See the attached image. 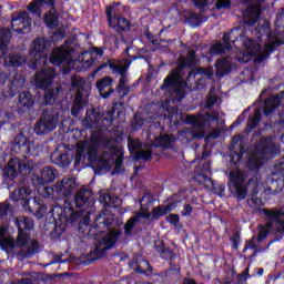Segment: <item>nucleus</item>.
Returning a JSON list of instances; mask_svg holds the SVG:
<instances>
[{
	"mask_svg": "<svg viewBox=\"0 0 284 284\" xmlns=\"http://www.w3.org/2000/svg\"><path fill=\"white\" fill-rule=\"evenodd\" d=\"M199 55H196V50L187 47L186 55L180 54L178 58V65L173 69L168 77L163 80L160 90H169V101L171 103H181L187 94V81L183 79V70H196L199 65Z\"/></svg>",
	"mask_w": 284,
	"mask_h": 284,
	"instance_id": "nucleus-1",
	"label": "nucleus"
},
{
	"mask_svg": "<svg viewBox=\"0 0 284 284\" xmlns=\"http://www.w3.org/2000/svg\"><path fill=\"white\" fill-rule=\"evenodd\" d=\"M245 34V30L241 27L231 29L223 34V43L217 42L209 48V54L211 57H221V54H225V52L232 50V43L233 45H236L239 41H242V44L245 50H247L248 54H257L254 59V63H263V61L270 59V55L274 52V45L265 44L264 50L261 51V44L255 40L247 39Z\"/></svg>",
	"mask_w": 284,
	"mask_h": 284,
	"instance_id": "nucleus-2",
	"label": "nucleus"
},
{
	"mask_svg": "<svg viewBox=\"0 0 284 284\" xmlns=\"http://www.w3.org/2000/svg\"><path fill=\"white\" fill-rule=\"evenodd\" d=\"M92 195L93 193L90 189H82L75 193L73 203L79 211H75L72 206H54L51 213L55 221V227L64 230L68 225H74L79 219H82L83 212L90 210L92 205Z\"/></svg>",
	"mask_w": 284,
	"mask_h": 284,
	"instance_id": "nucleus-3",
	"label": "nucleus"
},
{
	"mask_svg": "<svg viewBox=\"0 0 284 284\" xmlns=\"http://www.w3.org/2000/svg\"><path fill=\"white\" fill-rule=\"evenodd\" d=\"M247 181V175L243 171H230L227 187L235 196L237 201H245L247 199V187L251 189V196H258V182L254 181V179Z\"/></svg>",
	"mask_w": 284,
	"mask_h": 284,
	"instance_id": "nucleus-4",
	"label": "nucleus"
},
{
	"mask_svg": "<svg viewBox=\"0 0 284 284\" xmlns=\"http://www.w3.org/2000/svg\"><path fill=\"white\" fill-rule=\"evenodd\" d=\"M121 236H123V231L116 229H109L105 234L100 236L97 240L95 247L92 252L93 257L91 258V263L108 256V252L116 247V244L121 241Z\"/></svg>",
	"mask_w": 284,
	"mask_h": 284,
	"instance_id": "nucleus-5",
	"label": "nucleus"
},
{
	"mask_svg": "<svg viewBox=\"0 0 284 284\" xmlns=\"http://www.w3.org/2000/svg\"><path fill=\"white\" fill-rule=\"evenodd\" d=\"M30 171V164L23 161L12 158L2 169V185L12 187L17 183L19 174H28Z\"/></svg>",
	"mask_w": 284,
	"mask_h": 284,
	"instance_id": "nucleus-6",
	"label": "nucleus"
},
{
	"mask_svg": "<svg viewBox=\"0 0 284 284\" xmlns=\"http://www.w3.org/2000/svg\"><path fill=\"white\" fill-rule=\"evenodd\" d=\"M59 116L60 114L57 110H44L33 126L34 134L43 136L54 132L57 125H59Z\"/></svg>",
	"mask_w": 284,
	"mask_h": 284,
	"instance_id": "nucleus-7",
	"label": "nucleus"
},
{
	"mask_svg": "<svg viewBox=\"0 0 284 284\" xmlns=\"http://www.w3.org/2000/svg\"><path fill=\"white\" fill-rule=\"evenodd\" d=\"M77 190V179L74 178H63L58 181L51 187H45L44 192L49 196H58V199H68L74 194Z\"/></svg>",
	"mask_w": 284,
	"mask_h": 284,
	"instance_id": "nucleus-8",
	"label": "nucleus"
},
{
	"mask_svg": "<svg viewBox=\"0 0 284 284\" xmlns=\"http://www.w3.org/2000/svg\"><path fill=\"white\" fill-rule=\"evenodd\" d=\"M257 212L261 214L266 227L272 230L274 225H284V211L280 207H257ZM277 232L284 236V226L278 229Z\"/></svg>",
	"mask_w": 284,
	"mask_h": 284,
	"instance_id": "nucleus-9",
	"label": "nucleus"
},
{
	"mask_svg": "<svg viewBox=\"0 0 284 284\" xmlns=\"http://www.w3.org/2000/svg\"><path fill=\"white\" fill-rule=\"evenodd\" d=\"M14 223L18 227L17 247H24L30 241V232L34 230V220L28 216H18Z\"/></svg>",
	"mask_w": 284,
	"mask_h": 284,
	"instance_id": "nucleus-10",
	"label": "nucleus"
},
{
	"mask_svg": "<svg viewBox=\"0 0 284 284\" xmlns=\"http://www.w3.org/2000/svg\"><path fill=\"white\" fill-rule=\"evenodd\" d=\"M11 152H13V154H19L23 159H30L32 152H34V143L30 141V138L23 134V131H21L13 139Z\"/></svg>",
	"mask_w": 284,
	"mask_h": 284,
	"instance_id": "nucleus-11",
	"label": "nucleus"
},
{
	"mask_svg": "<svg viewBox=\"0 0 284 284\" xmlns=\"http://www.w3.org/2000/svg\"><path fill=\"white\" fill-rule=\"evenodd\" d=\"M254 152L266 159H275L277 154H281V149L278 144L274 142V138L264 136L255 142Z\"/></svg>",
	"mask_w": 284,
	"mask_h": 284,
	"instance_id": "nucleus-12",
	"label": "nucleus"
},
{
	"mask_svg": "<svg viewBox=\"0 0 284 284\" xmlns=\"http://www.w3.org/2000/svg\"><path fill=\"white\" fill-rule=\"evenodd\" d=\"M11 28L18 34H28L32 30V18L28 11H16L11 14Z\"/></svg>",
	"mask_w": 284,
	"mask_h": 284,
	"instance_id": "nucleus-13",
	"label": "nucleus"
},
{
	"mask_svg": "<svg viewBox=\"0 0 284 284\" xmlns=\"http://www.w3.org/2000/svg\"><path fill=\"white\" fill-rule=\"evenodd\" d=\"M72 87L78 88V91L73 99L71 116H79V114H81V112H83L88 105V100L84 98L85 95L88 97V90H85V87H83L81 80H72Z\"/></svg>",
	"mask_w": 284,
	"mask_h": 284,
	"instance_id": "nucleus-14",
	"label": "nucleus"
},
{
	"mask_svg": "<svg viewBox=\"0 0 284 284\" xmlns=\"http://www.w3.org/2000/svg\"><path fill=\"white\" fill-rule=\"evenodd\" d=\"M123 116V103L113 102L112 105L108 106V110L100 113V128H112L114 120Z\"/></svg>",
	"mask_w": 284,
	"mask_h": 284,
	"instance_id": "nucleus-15",
	"label": "nucleus"
},
{
	"mask_svg": "<svg viewBox=\"0 0 284 284\" xmlns=\"http://www.w3.org/2000/svg\"><path fill=\"white\" fill-rule=\"evenodd\" d=\"M229 150L231 152L230 163L232 165H239L241 163V161H243V155L247 152V149L245 148V140L243 139V135H234L232 138Z\"/></svg>",
	"mask_w": 284,
	"mask_h": 284,
	"instance_id": "nucleus-16",
	"label": "nucleus"
},
{
	"mask_svg": "<svg viewBox=\"0 0 284 284\" xmlns=\"http://www.w3.org/2000/svg\"><path fill=\"white\" fill-rule=\"evenodd\" d=\"M113 11H114V7L112 6L106 7V19L112 30L116 31L118 34H121L122 32H130L132 28L130 20L121 16H112Z\"/></svg>",
	"mask_w": 284,
	"mask_h": 284,
	"instance_id": "nucleus-17",
	"label": "nucleus"
},
{
	"mask_svg": "<svg viewBox=\"0 0 284 284\" xmlns=\"http://www.w3.org/2000/svg\"><path fill=\"white\" fill-rule=\"evenodd\" d=\"M55 77L57 70L53 68H47L44 70L38 71L34 75V85L39 90H48V88L54 83Z\"/></svg>",
	"mask_w": 284,
	"mask_h": 284,
	"instance_id": "nucleus-18",
	"label": "nucleus"
},
{
	"mask_svg": "<svg viewBox=\"0 0 284 284\" xmlns=\"http://www.w3.org/2000/svg\"><path fill=\"white\" fill-rule=\"evenodd\" d=\"M27 204L23 207L26 212L33 214L37 219H43L45 212H48V206L41 196H31Z\"/></svg>",
	"mask_w": 284,
	"mask_h": 284,
	"instance_id": "nucleus-19",
	"label": "nucleus"
},
{
	"mask_svg": "<svg viewBox=\"0 0 284 284\" xmlns=\"http://www.w3.org/2000/svg\"><path fill=\"white\" fill-rule=\"evenodd\" d=\"M34 108V95L30 91H22L17 102L18 114H26Z\"/></svg>",
	"mask_w": 284,
	"mask_h": 284,
	"instance_id": "nucleus-20",
	"label": "nucleus"
},
{
	"mask_svg": "<svg viewBox=\"0 0 284 284\" xmlns=\"http://www.w3.org/2000/svg\"><path fill=\"white\" fill-rule=\"evenodd\" d=\"M176 136L174 134L164 133L153 139L150 150L159 148L160 150H173Z\"/></svg>",
	"mask_w": 284,
	"mask_h": 284,
	"instance_id": "nucleus-21",
	"label": "nucleus"
},
{
	"mask_svg": "<svg viewBox=\"0 0 284 284\" xmlns=\"http://www.w3.org/2000/svg\"><path fill=\"white\" fill-rule=\"evenodd\" d=\"M32 199V189L30 186H22L14 189V191L10 194V200L18 205H22L26 207L27 202Z\"/></svg>",
	"mask_w": 284,
	"mask_h": 284,
	"instance_id": "nucleus-22",
	"label": "nucleus"
},
{
	"mask_svg": "<svg viewBox=\"0 0 284 284\" xmlns=\"http://www.w3.org/2000/svg\"><path fill=\"white\" fill-rule=\"evenodd\" d=\"M72 61V51L58 49L53 51L49 57L51 65L60 67Z\"/></svg>",
	"mask_w": 284,
	"mask_h": 284,
	"instance_id": "nucleus-23",
	"label": "nucleus"
},
{
	"mask_svg": "<svg viewBox=\"0 0 284 284\" xmlns=\"http://www.w3.org/2000/svg\"><path fill=\"white\" fill-rule=\"evenodd\" d=\"M154 250L163 261L175 262L179 258V254H176L170 246H165V242L163 241L155 242Z\"/></svg>",
	"mask_w": 284,
	"mask_h": 284,
	"instance_id": "nucleus-24",
	"label": "nucleus"
},
{
	"mask_svg": "<svg viewBox=\"0 0 284 284\" xmlns=\"http://www.w3.org/2000/svg\"><path fill=\"white\" fill-rule=\"evenodd\" d=\"M95 85L102 99H110V95L114 93V90L112 89V85H114V79L111 77H104L98 80Z\"/></svg>",
	"mask_w": 284,
	"mask_h": 284,
	"instance_id": "nucleus-25",
	"label": "nucleus"
},
{
	"mask_svg": "<svg viewBox=\"0 0 284 284\" xmlns=\"http://www.w3.org/2000/svg\"><path fill=\"white\" fill-rule=\"evenodd\" d=\"M50 48V40L48 38H36L33 41V47L30 49V57H39V59L45 58L43 52Z\"/></svg>",
	"mask_w": 284,
	"mask_h": 284,
	"instance_id": "nucleus-26",
	"label": "nucleus"
},
{
	"mask_svg": "<svg viewBox=\"0 0 284 284\" xmlns=\"http://www.w3.org/2000/svg\"><path fill=\"white\" fill-rule=\"evenodd\" d=\"M101 123V112H98L97 109L87 111L85 116L82 119V125L85 130H92V128H100Z\"/></svg>",
	"mask_w": 284,
	"mask_h": 284,
	"instance_id": "nucleus-27",
	"label": "nucleus"
},
{
	"mask_svg": "<svg viewBox=\"0 0 284 284\" xmlns=\"http://www.w3.org/2000/svg\"><path fill=\"white\" fill-rule=\"evenodd\" d=\"M232 72V60L230 58H220L215 63V77L223 79Z\"/></svg>",
	"mask_w": 284,
	"mask_h": 284,
	"instance_id": "nucleus-28",
	"label": "nucleus"
},
{
	"mask_svg": "<svg viewBox=\"0 0 284 284\" xmlns=\"http://www.w3.org/2000/svg\"><path fill=\"white\" fill-rule=\"evenodd\" d=\"M59 176V171L53 166H44L41 171V175L37 178L38 185H47L52 183Z\"/></svg>",
	"mask_w": 284,
	"mask_h": 284,
	"instance_id": "nucleus-29",
	"label": "nucleus"
},
{
	"mask_svg": "<svg viewBox=\"0 0 284 284\" xmlns=\"http://www.w3.org/2000/svg\"><path fill=\"white\" fill-rule=\"evenodd\" d=\"M114 225V217L110 214H106L105 212L100 213L97 215L93 226L95 230H100L99 232H102L101 230H110Z\"/></svg>",
	"mask_w": 284,
	"mask_h": 284,
	"instance_id": "nucleus-30",
	"label": "nucleus"
},
{
	"mask_svg": "<svg viewBox=\"0 0 284 284\" xmlns=\"http://www.w3.org/2000/svg\"><path fill=\"white\" fill-rule=\"evenodd\" d=\"M52 163L54 165H58V168H70V164L72 161H74V153L68 151L64 153H60L57 155V153H53L52 156Z\"/></svg>",
	"mask_w": 284,
	"mask_h": 284,
	"instance_id": "nucleus-31",
	"label": "nucleus"
},
{
	"mask_svg": "<svg viewBox=\"0 0 284 284\" xmlns=\"http://www.w3.org/2000/svg\"><path fill=\"white\" fill-rule=\"evenodd\" d=\"M176 205L178 204L169 203L166 205H158L153 207L151 211V221H159V219L166 216L172 210H175Z\"/></svg>",
	"mask_w": 284,
	"mask_h": 284,
	"instance_id": "nucleus-32",
	"label": "nucleus"
},
{
	"mask_svg": "<svg viewBox=\"0 0 284 284\" xmlns=\"http://www.w3.org/2000/svg\"><path fill=\"white\" fill-rule=\"evenodd\" d=\"M164 120L169 121L172 128H179L183 121V114L179 111V108L172 106L168 109V114H164Z\"/></svg>",
	"mask_w": 284,
	"mask_h": 284,
	"instance_id": "nucleus-33",
	"label": "nucleus"
},
{
	"mask_svg": "<svg viewBox=\"0 0 284 284\" xmlns=\"http://www.w3.org/2000/svg\"><path fill=\"white\" fill-rule=\"evenodd\" d=\"M63 88L57 87L55 89H49L44 92L42 98V105H54L59 100V94H61Z\"/></svg>",
	"mask_w": 284,
	"mask_h": 284,
	"instance_id": "nucleus-34",
	"label": "nucleus"
},
{
	"mask_svg": "<svg viewBox=\"0 0 284 284\" xmlns=\"http://www.w3.org/2000/svg\"><path fill=\"white\" fill-rule=\"evenodd\" d=\"M8 229L6 226L0 227V248L3 252H8V250H14L17 247V240H12V237H6Z\"/></svg>",
	"mask_w": 284,
	"mask_h": 284,
	"instance_id": "nucleus-35",
	"label": "nucleus"
},
{
	"mask_svg": "<svg viewBox=\"0 0 284 284\" xmlns=\"http://www.w3.org/2000/svg\"><path fill=\"white\" fill-rule=\"evenodd\" d=\"M26 61V57L21 53H9V55L4 58V65H7V68H21V65H24Z\"/></svg>",
	"mask_w": 284,
	"mask_h": 284,
	"instance_id": "nucleus-36",
	"label": "nucleus"
},
{
	"mask_svg": "<svg viewBox=\"0 0 284 284\" xmlns=\"http://www.w3.org/2000/svg\"><path fill=\"white\" fill-rule=\"evenodd\" d=\"M243 17L245 26H256V22L261 19V11L254 8H248L244 10Z\"/></svg>",
	"mask_w": 284,
	"mask_h": 284,
	"instance_id": "nucleus-37",
	"label": "nucleus"
},
{
	"mask_svg": "<svg viewBox=\"0 0 284 284\" xmlns=\"http://www.w3.org/2000/svg\"><path fill=\"white\" fill-rule=\"evenodd\" d=\"M130 267H133L135 270L136 274H146L152 270V265H150V262L148 260H133L130 262Z\"/></svg>",
	"mask_w": 284,
	"mask_h": 284,
	"instance_id": "nucleus-38",
	"label": "nucleus"
},
{
	"mask_svg": "<svg viewBox=\"0 0 284 284\" xmlns=\"http://www.w3.org/2000/svg\"><path fill=\"white\" fill-rule=\"evenodd\" d=\"M283 189H284L283 180H272L271 186H268L264 190V194L274 196L276 194H281V192H283Z\"/></svg>",
	"mask_w": 284,
	"mask_h": 284,
	"instance_id": "nucleus-39",
	"label": "nucleus"
},
{
	"mask_svg": "<svg viewBox=\"0 0 284 284\" xmlns=\"http://www.w3.org/2000/svg\"><path fill=\"white\" fill-rule=\"evenodd\" d=\"M100 203L103 204L104 207H119V196L112 195L110 193H104L100 195Z\"/></svg>",
	"mask_w": 284,
	"mask_h": 284,
	"instance_id": "nucleus-40",
	"label": "nucleus"
},
{
	"mask_svg": "<svg viewBox=\"0 0 284 284\" xmlns=\"http://www.w3.org/2000/svg\"><path fill=\"white\" fill-rule=\"evenodd\" d=\"M280 108H283L281 103V98H275L266 103L264 108V116H272Z\"/></svg>",
	"mask_w": 284,
	"mask_h": 284,
	"instance_id": "nucleus-41",
	"label": "nucleus"
},
{
	"mask_svg": "<svg viewBox=\"0 0 284 284\" xmlns=\"http://www.w3.org/2000/svg\"><path fill=\"white\" fill-rule=\"evenodd\" d=\"M18 77L19 78L14 75L13 79L11 80V87L9 88V94H8L10 99H12L17 94L18 88H23V85L26 84V79H23L22 75H18Z\"/></svg>",
	"mask_w": 284,
	"mask_h": 284,
	"instance_id": "nucleus-42",
	"label": "nucleus"
},
{
	"mask_svg": "<svg viewBox=\"0 0 284 284\" xmlns=\"http://www.w3.org/2000/svg\"><path fill=\"white\" fill-rule=\"evenodd\" d=\"M44 7V1L42 0H32L28 6L27 10L33 17H41L42 9Z\"/></svg>",
	"mask_w": 284,
	"mask_h": 284,
	"instance_id": "nucleus-43",
	"label": "nucleus"
},
{
	"mask_svg": "<svg viewBox=\"0 0 284 284\" xmlns=\"http://www.w3.org/2000/svg\"><path fill=\"white\" fill-rule=\"evenodd\" d=\"M256 31V38L262 41L263 37H266V39H270L272 37V29L270 28L268 22H264L263 24H257L255 28Z\"/></svg>",
	"mask_w": 284,
	"mask_h": 284,
	"instance_id": "nucleus-44",
	"label": "nucleus"
},
{
	"mask_svg": "<svg viewBox=\"0 0 284 284\" xmlns=\"http://www.w3.org/2000/svg\"><path fill=\"white\" fill-rule=\"evenodd\" d=\"M44 23L47 28L54 29L59 26V13L48 11L44 14Z\"/></svg>",
	"mask_w": 284,
	"mask_h": 284,
	"instance_id": "nucleus-45",
	"label": "nucleus"
},
{
	"mask_svg": "<svg viewBox=\"0 0 284 284\" xmlns=\"http://www.w3.org/2000/svg\"><path fill=\"white\" fill-rule=\"evenodd\" d=\"M79 61H80V63H84L83 68L85 70H88V69L92 68L97 63V58L92 57V54H90V52L84 51L79 57Z\"/></svg>",
	"mask_w": 284,
	"mask_h": 284,
	"instance_id": "nucleus-46",
	"label": "nucleus"
},
{
	"mask_svg": "<svg viewBox=\"0 0 284 284\" xmlns=\"http://www.w3.org/2000/svg\"><path fill=\"white\" fill-rule=\"evenodd\" d=\"M139 203L141 204V212H150V205H153L154 197L150 193H144L143 196L139 200Z\"/></svg>",
	"mask_w": 284,
	"mask_h": 284,
	"instance_id": "nucleus-47",
	"label": "nucleus"
},
{
	"mask_svg": "<svg viewBox=\"0 0 284 284\" xmlns=\"http://www.w3.org/2000/svg\"><path fill=\"white\" fill-rule=\"evenodd\" d=\"M138 219L132 216L124 224V235L128 236V239L134 236V227H136Z\"/></svg>",
	"mask_w": 284,
	"mask_h": 284,
	"instance_id": "nucleus-48",
	"label": "nucleus"
},
{
	"mask_svg": "<svg viewBox=\"0 0 284 284\" xmlns=\"http://www.w3.org/2000/svg\"><path fill=\"white\" fill-rule=\"evenodd\" d=\"M196 74H202L203 77H206V79H212V77H214V71L209 69L197 68L189 72L187 79H195Z\"/></svg>",
	"mask_w": 284,
	"mask_h": 284,
	"instance_id": "nucleus-49",
	"label": "nucleus"
},
{
	"mask_svg": "<svg viewBox=\"0 0 284 284\" xmlns=\"http://www.w3.org/2000/svg\"><path fill=\"white\" fill-rule=\"evenodd\" d=\"M262 115L257 112L250 120L246 125V132H252V130H256L258 128V123H261Z\"/></svg>",
	"mask_w": 284,
	"mask_h": 284,
	"instance_id": "nucleus-50",
	"label": "nucleus"
},
{
	"mask_svg": "<svg viewBox=\"0 0 284 284\" xmlns=\"http://www.w3.org/2000/svg\"><path fill=\"white\" fill-rule=\"evenodd\" d=\"M10 39H12V30L6 27L0 28V43L8 45V43H10Z\"/></svg>",
	"mask_w": 284,
	"mask_h": 284,
	"instance_id": "nucleus-51",
	"label": "nucleus"
},
{
	"mask_svg": "<svg viewBox=\"0 0 284 284\" xmlns=\"http://www.w3.org/2000/svg\"><path fill=\"white\" fill-rule=\"evenodd\" d=\"M135 161H151L152 150H142L134 153Z\"/></svg>",
	"mask_w": 284,
	"mask_h": 284,
	"instance_id": "nucleus-52",
	"label": "nucleus"
},
{
	"mask_svg": "<svg viewBox=\"0 0 284 284\" xmlns=\"http://www.w3.org/2000/svg\"><path fill=\"white\" fill-rule=\"evenodd\" d=\"M12 210H14L12 204L1 202L0 203V221H3V219H6V216H8V214H10V212H12Z\"/></svg>",
	"mask_w": 284,
	"mask_h": 284,
	"instance_id": "nucleus-53",
	"label": "nucleus"
},
{
	"mask_svg": "<svg viewBox=\"0 0 284 284\" xmlns=\"http://www.w3.org/2000/svg\"><path fill=\"white\" fill-rule=\"evenodd\" d=\"M43 63H45V58H39L38 55H33V58L29 60L28 67L31 70H38L39 65H43Z\"/></svg>",
	"mask_w": 284,
	"mask_h": 284,
	"instance_id": "nucleus-54",
	"label": "nucleus"
},
{
	"mask_svg": "<svg viewBox=\"0 0 284 284\" xmlns=\"http://www.w3.org/2000/svg\"><path fill=\"white\" fill-rule=\"evenodd\" d=\"M248 166L251 170H261L263 168V159L257 155H253L248 159Z\"/></svg>",
	"mask_w": 284,
	"mask_h": 284,
	"instance_id": "nucleus-55",
	"label": "nucleus"
},
{
	"mask_svg": "<svg viewBox=\"0 0 284 284\" xmlns=\"http://www.w3.org/2000/svg\"><path fill=\"white\" fill-rule=\"evenodd\" d=\"M84 154H85V148L78 146L75 150V154L73 155L74 168H79V165H81V161L83 160Z\"/></svg>",
	"mask_w": 284,
	"mask_h": 284,
	"instance_id": "nucleus-56",
	"label": "nucleus"
},
{
	"mask_svg": "<svg viewBox=\"0 0 284 284\" xmlns=\"http://www.w3.org/2000/svg\"><path fill=\"white\" fill-rule=\"evenodd\" d=\"M65 39V30L63 29H57L52 36L51 39L49 40L50 43H59V41H63Z\"/></svg>",
	"mask_w": 284,
	"mask_h": 284,
	"instance_id": "nucleus-57",
	"label": "nucleus"
},
{
	"mask_svg": "<svg viewBox=\"0 0 284 284\" xmlns=\"http://www.w3.org/2000/svg\"><path fill=\"white\" fill-rule=\"evenodd\" d=\"M271 231L272 229L266 227L265 224L263 226H260V232L257 234V237H255L257 240V243H263V241H265V239H267V236L270 235Z\"/></svg>",
	"mask_w": 284,
	"mask_h": 284,
	"instance_id": "nucleus-58",
	"label": "nucleus"
},
{
	"mask_svg": "<svg viewBox=\"0 0 284 284\" xmlns=\"http://www.w3.org/2000/svg\"><path fill=\"white\" fill-rule=\"evenodd\" d=\"M215 10H232V0H217L215 2Z\"/></svg>",
	"mask_w": 284,
	"mask_h": 284,
	"instance_id": "nucleus-59",
	"label": "nucleus"
},
{
	"mask_svg": "<svg viewBox=\"0 0 284 284\" xmlns=\"http://www.w3.org/2000/svg\"><path fill=\"white\" fill-rule=\"evenodd\" d=\"M186 21L189 26H191L192 28H199V26H201V17L196 13H191L186 18Z\"/></svg>",
	"mask_w": 284,
	"mask_h": 284,
	"instance_id": "nucleus-60",
	"label": "nucleus"
},
{
	"mask_svg": "<svg viewBox=\"0 0 284 284\" xmlns=\"http://www.w3.org/2000/svg\"><path fill=\"white\" fill-rule=\"evenodd\" d=\"M100 165L103 170H106V172H110L112 170V165H114V159L112 158H101L100 159Z\"/></svg>",
	"mask_w": 284,
	"mask_h": 284,
	"instance_id": "nucleus-61",
	"label": "nucleus"
},
{
	"mask_svg": "<svg viewBox=\"0 0 284 284\" xmlns=\"http://www.w3.org/2000/svg\"><path fill=\"white\" fill-rule=\"evenodd\" d=\"M90 227V215H84L78 223V230L83 232Z\"/></svg>",
	"mask_w": 284,
	"mask_h": 284,
	"instance_id": "nucleus-62",
	"label": "nucleus"
},
{
	"mask_svg": "<svg viewBox=\"0 0 284 284\" xmlns=\"http://www.w3.org/2000/svg\"><path fill=\"white\" fill-rule=\"evenodd\" d=\"M99 154V150L95 145H89L87 150V156L89 161H97V156Z\"/></svg>",
	"mask_w": 284,
	"mask_h": 284,
	"instance_id": "nucleus-63",
	"label": "nucleus"
},
{
	"mask_svg": "<svg viewBox=\"0 0 284 284\" xmlns=\"http://www.w3.org/2000/svg\"><path fill=\"white\" fill-rule=\"evenodd\" d=\"M275 26L284 28V7L276 14Z\"/></svg>",
	"mask_w": 284,
	"mask_h": 284,
	"instance_id": "nucleus-64",
	"label": "nucleus"
}]
</instances>
